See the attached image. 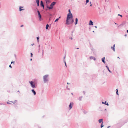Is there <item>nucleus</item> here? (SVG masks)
Segmentation results:
<instances>
[{
  "label": "nucleus",
  "mask_w": 128,
  "mask_h": 128,
  "mask_svg": "<svg viewBox=\"0 0 128 128\" xmlns=\"http://www.w3.org/2000/svg\"><path fill=\"white\" fill-rule=\"evenodd\" d=\"M48 74H46L44 76L43 80L44 83L48 81Z\"/></svg>",
  "instance_id": "nucleus-1"
},
{
  "label": "nucleus",
  "mask_w": 128,
  "mask_h": 128,
  "mask_svg": "<svg viewBox=\"0 0 128 128\" xmlns=\"http://www.w3.org/2000/svg\"><path fill=\"white\" fill-rule=\"evenodd\" d=\"M68 22H67L66 20V24L68 25L69 24H72L74 22V20L72 18H70L69 20H68Z\"/></svg>",
  "instance_id": "nucleus-2"
},
{
  "label": "nucleus",
  "mask_w": 128,
  "mask_h": 128,
  "mask_svg": "<svg viewBox=\"0 0 128 128\" xmlns=\"http://www.w3.org/2000/svg\"><path fill=\"white\" fill-rule=\"evenodd\" d=\"M29 82L30 83L31 87L32 88H36V86L34 83L32 81H30Z\"/></svg>",
  "instance_id": "nucleus-3"
},
{
  "label": "nucleus",
  "mask_w": 128,
  "mask_h": 128,
  "mask_svg": "<svg viewBox=\"0 0 128 128\" xmlns=\"http://www.w3.org/2000/svg\"><path fill=\"white\" fill-rule=\"evenodd\" d=\"M37 12L38 16V17L39 18V20H41V15L40 14V12L38 10Z\"/></svg>",
  "instance_id": "nucleus-4"
},
{
  "label": "nucleus",
  "mask_w": 128,
  "mask_h": 128,
  "mask_svg": "<svg viewBox=\"0 0 128 128\" xmlns=\"http://www.w3.org/2000/svg\"><path fill=\"white\" fill-rule=\"evenodd\" d=\"M69 16L68 17V14L67 15V18H66V20H67V22H68V20H69V19L70 18H72V17H71V16L70 17V16L71 15H70V14H69Z\"/></svg>",
  "instance_id": "nucleus-5"
},
{
  "label": "nucleus",
  "mask_w": 128,
  "mask_h": 128,
  "mask_svg": "<svg viewBox=\"0 0 128 128\" xmlns=\"http://www.w3.org/2000/svg\"><path fill=\"white\" fill-rule=\"evenodd\" d=\"M46 7L47 8L49 9H52L53 8V6L51 4L50 5V6H46Z\"/></svg>",
  "instance_id": "nucleus-6"
},
{
  "label": "nucleus",
  "mask_w": 128,
  "mask_h": 128,
  "mask_svg": "<svg viewBox=\"0 0 128 128\" xmlns=\"http://www.w3.org/2000/svg\"><path fill=\"white\" fill-rule=\"evenodd\" d=\"M68 12H69V13L68 14V16H69V14H70V15H71L70 16V17L71 16V17H73L72 15V14L70 10H68Z\"/></svg>",
  "instance_id": "nucleus-7"
},
{
  "label": "nucleus",
  "mask_w": 128,
  "mask_h": 128,
  "mask_svg": "<svg viewBox=\"0 0 128 128\" xmlns=\"http://www.w3.org/2000/svg\"><path fill=\"white\" fill-rule=\"evenodd\" d=\"M73 102H71L69 106V108H70V110L72 107V105H73Z\"/></svg>",
  "instance_id": "nucleus-8"
},
{
  "label": "nucleus",
  "mask_w": 128,
  "mask_h": 128,
  "mask_svg": "<svg viewBox=\"0 0 128 128\" xmlns=\"http://www.w3.org/2000/svg\"><path fill=\"white\" fill-rule=\"evenodd\" d=\"M93 22H92V20H90V21L89 24L90 25H93Z\"/></svg>",
  "instance_id": "nucleus-9"
},
{
  "label": "nucleus",
  "mask_w": 128,
  "mask_h": 128,
  "mask_svg": "<svg viewBox=\"0 0 128 128\" xmlns=\"http://www.w3.org/2000/svg\"><path fill=\"white\" fill-rule=\"evenodd\" d=\"M115 46V44H114L113 45V46H112L111 47V48L113 50L114 52L115 51V49H114Z\"/></svg>",
  "instance_id": "nucleus-10"
},
{
  "label": "nucleus",
  "mask_w": 128,
  "mask_h": 128,
  "mask_svg": "<svg viewBox=\"0 0 128 128\" xmlns=\"http://www.w3.org/2000/svg\"><path fill=\"white\" fill-rule=\"evenodd\" d=\"M40 5H41V6L42 7H43V8H44V5L43 3V2H42V1H41Z\"/></svg>",
  "instance_id": "nucleus-11"
},
{
  "label": "nucleus",
  "mask_w": 128,
  "mask_h": 128,
  "mask_svg": "<svg viewBox=\"0 0 128 128\" xmlns=\"http://www.w3.org/2000/svg\"><path fill=\"white\" fill-rule=\"evenodd\" d=\"M32 92L34 94V95H35L36 94V92L34 90V89H32Z\"/></svg>",
  "instance_id": "nucleus-12"
},
{
  "label": "nucleus",
  "mask_w": 128,
  "mask_h": 128,
  "mask_svg": "<svg viewBox=\"0 0 128 128\" xmlns=\"http://www.w3.org/2000/svg\"><path fill=\"white\" fill-rule=\"evenodd\" d=\"M75 24L76 25L77 24H78V19L77 18H76L75 19Z\"/></svg>",
  "instance_id": "nucleus-13"
},
{
  "label": "nucleus",
  "mask_w": 128,
  "mask_h": 128,
  "mask_svg": "<svg viewBox=\"0 0 128 128\" xmlns=\"http://www.w3.org/2000/svg\"><path fill=\"white\" fill-rule=\"evenodd\" d=\"M90 59H93L94 60H95L96 58L95 57L93 56H90Z\"/></svg>",
  "instance_id": "nucleus-14"
},
{
  "label": "nucleus",
  "mask_w": 128,
  "mask_h": 128,
  "mask_svg": "<svg viewBox=\"0 0 128 128\" xmlns=\"http://www.w3.org/2000/svg\"><path fill=\"white\" fill-rule=\"evenodd\" d=\"M105 59V57H104V58H102V61L104 63V64H105V62L104 61Z\"/></svg>",
  "instance_id": "nucleus-15"
},
{
  "label": "nucleus",
  "mask_w": 128,
  "mask_h": 128,
  "mask_svg": "<svg viewBox=\"0 0 128 128\" xmlns=\"http://www.w3.org/2000/svg\"><path fill=\"white\" fill-rule=\"evenodd\" d=\"M102 103L103 104H105L107 106H108V102H107L106 101L105 102H102Z\"/></svg>",
  "instance_id": "nucleus-16"
},
{
  "label": "nucleus",
  "mask_w": 128,
  "mask_h": 128,
  "mask_svg": "<svg viewBox=\"0 0 128 128\" xmlns=\"http://www.w3.org/2000/svg\"><path fill=\"white\" fill-rule=\"evenodd\" d=\"M56 4V2H52L50 4L53 6H54Z\"/></svg>",
  "instance_id": "nucleus-17"
},
{
  "label": "nucleus",
  "mask_w": 128,
  "mask_h": 128,
  "mask_svg": "<svg viewBox=\"0 0 128 128\" xmlns=\"http://www.w3.org/2000/svg\"><path fill=\"white\" fill-rule=\"evenodd\" d=\"M23 7H22V6H20V7H19V10H20V11H21L22 10H24V9H21V8H22Z\"/></svg>",
  "instance_id": "nucleus-18"
},
{
  "label": "nucleus",
  "mask_w": 128,
  "mask_h": 128,
  "mask_svg": "<svg viewBox=\"0 0 128 128\" xmlns=\"http://www.w3.org/2000/svg\"><path fill=\"white\" fill-rule=\"evenodd\" d=\"M103 119H100L99 120L98 122L99 123H100L102 122H102H103L102 121Z\"/></svg>",
  "instance_id": "nucleus-19"
},
{
  "label": "nucleus",
  "mask_w": 128,
  "mask_h": 128,
  "mask_svg": "<svg viewBox=\"0 0 128 128\" xmlns=\"http://www.w3.org/2000/svg\"><path fill=\"white\" fill-rule=\"evenodd\" d=\"M106 67L107 68L108 70V71L110 72L111 73V72L110 70H109V68L108 67V66H106Z\"/></svg>",
  "instance_id": "nucleus-20"
},
{
  "label": "nucleus",
  "mask_w": 128,
  "mask_h": 128,
  "mask_svg": "<svg viewBox=\"0 0 128 128\" xmlns=\"http://www.w3.org/2000/svg\"><path fill=\"white\" fill-rule=\"evenodd\" d=\"M37 4V5L38 6H39V1H36Z\"/></svg>",
  "instance_id": "nucleus-21"
},
{
  "label": "nucleus",
  "mask_w": 128,
  "mask_h": 128,
  "mask_svg": "<svg viewBox=\"0 0 128 128\" xmlns=\"http://www.w3.org/2000/svg\"><path fill=\"white\" fill-rule=\"evenodd\" d=\"M49 27V25L48 24H47L46 25V29H48V28Z\"/></svg>",
  "instance_id": "nucleus-22"
},
{
  "label": "nucleus",
  "mask_w": 128,
  "mask_h": 128,
  "mask_svg": "<svg viewBox=\"0 0 128 128\" xmlns=\"http://www.w3.org/2000/svg\"><path fill=\"white\" fill-rule=\"evenodd\" d=\"M103 122H102V124H101L100 126L101 128H102L104 126L103 124Z\"/></svg>",
  "instance_id": "nucleus-23"
},
{
  "label": "nucleus",
  "mask_w": 128,
  "mask_h": 128,
  "mask_svg": "<svg viewBox=\"0 0 128 128\" xmlns=\"http://www.w3.org/2000/svg\"><path fill=\"white\" fill-rule=\"evenodd\" d=\"M82 96H80V97L79 98H78V99H79V100L80 101H81V99H82Z\"/></svg>",
  "instance_id": "nucleus-24"
},
{
  "label": "nucleus",
  "mask_w": 128,
  "mask_h": 128,
  "mask_svg": "<svg viewBox=\"0 0 128 128\" xmlns=\"http://www.w3.org/2000/svg\"><path fill=\"white\" fill-rule=\"evenodd\" d=\"M116 94L117 95H118V90L117 89H116Z\"/></svg>",
  "instance_id": "nucleus-25"
},
{
  "label": "nucleus",
  "mask_w": 128,
  "mask_h": 128,
  "mask_svg": "<svg viewBox=\"0 0 128 128\" xmlns=\"http://www.w3.org/2000/svg\"><path fill=\"white\" fill-rule=\"evenodd\" d=\"M58 18H57L56 20H55V21L54 22H58Z\"/></svg>",
  "instance_id": "nucleus-26"
},
{
  "label": "nucleus",
  "mask_w": 128,
  "mask_h": 128,
  "mask_svg": "<svg viewBox=\"0 0 128 128\" xmlns=\"http://www.w3.org/2000/svg\"><path fill=\"white\" fill-rule=\"evenodd\" d=\"M36 38H37V41H38V39L39 38V37H37Z\"/></svg>",
  "instance_id": "nucleus-27"
},
{
  "label": "nucleus",
  "mask_w": 128,
  "mask_h": 128,
  "mask_svg": "<svg viewBox=\"0 0 128 128\" xmlns=\"http://www.w3.org/2000/svg\"><path fill=\"white\" fill-rule=\"evenodd\" d=\"M64 62L65 63V66H66V61H65V60H64Z\"/></svg>",
  "instance_id": "nucleus-28"
},
{
  "label": "nucleus",
  "mask_w": 128,
  "mask_h": 128,
  "mask_svg": "<svg viewBox=\"0 0 128 128\" xmlns=\"http://www.w3.org/2000/svg\"><path fill=\"white\" fill-rule=\"evenodd\" d=\"M88 2H89V0H86V4L87 3H88Z\"/></svg>",
  "instance_id": "nucleus-29"
},
{
  "label": "nucleus",
  "mask_w": 128,
  "mask_h": 128,
  "mask_svg": "<svg viewBox=\"0 0 128 128\" xmlns=\"http://www.w3.org/2000/svg\"><path fill=\"white\" fill-rule=\"evenodd\" d=\"M118 16H120L121 17H122V15H120V14H118Z\"/></svg>",
  "instance_id": "nucleus-30"
},
{
  "label": "nucleus",
  "mask_w": 128,
  "mask_h": 128,
  "mask_svg": "<svg viewBox=\"0 0 128 128\" xmlns=\"http://www.w3.org/2000/svg\"><path fill=\"white\" fill-rule=\"evenodd\" d=\"M46 3H47L48 2H49V0H47L46 1Z\"/></svg>",
  "instance_id": "nucleus-31"
},
{
  "label": "nucleus",
  "mask_w": 128,
  "mask_h": 128,
  "mask_svg": "<svg viewBox=\"0 0 128 128\" xmlns=\"http://www.w3.org/2000/svg\"><path fill=\"white\" fill-rule=\"evenodd\" d=\"M30 54H31V57H32V53H30Z\"/></svg>",
  "instance_id": "nucleus-32"
},
{
  "label": "nucleus",
  "mask_w": 128,
  "mask_h": 128,
  "mask_svg": "<svg viewBox=\"0 0 128 128\" xmlns=\"http://www.w3.org/2000/svg\"><path fill=\"white\" fill-rule=\"evenodd\" d=\"M9 66V67H10V68H12V66H11V65H10V66Z\"/></svg>",
  "instance_id": "nucleus-33"
},
{
  "label": "nucleus",
  "mask_w": 128,
  "mask_h": 128,
  "mask_svg": "<svg viewBox=\"0 0 128 128\" xmlns=\"http://www.w3.org/2000/svg\"><path fill=\"white\" fill-rule=\"evenodd\" d=\"M69 38L72 40V37L70 38Z\"/></svg>",
  "instance_id": "nucleus-34"
},
{
  "label": "nucleus",
  "mask_w": 128,
  "mask_h": 128,
  "mask_svg": "<svg viewBox=\"0 0 128 128\" xmlns=\"http://www.w3.org/2000/svg\"><path fill=\"white\" fill-rule=\"evenodd\" d=\"M16 100H15V101H14V102H13V104H14V103H15V102H16Z\"/></svg>",
  "instance_id": "nucleus-35"
},
{
  "label": "nucleus",
  "mask_w": 128,
  "mask_h": 128,
  "mask_svg": "<svg viewBox=\"0 0 128 128\" xmlns=\"http://www.w3.org/2000/svg\"><path fill=\"white\" fill-rule=\"evenodd\" d=\"M123 24H121L120 25V26H122L123 25Z\"/></svg>",
  "instance_id": "nucleus-36"
},
{
  "label": "nucleus",
  "mask_w": 128,
  "mask_h": 128,
  "mask_svg": "<svg viewBox=\"0 0 128 128\" xmlns=\"http://www.w3.org/2000/svg\"><path fill=\"white\" fill-rule=\"evenodd\" d=\"M14 63V62H11V64H12V63Z\"/></svg>",
  "instance_id": "nucleus-37"
},
{
  "label": "nucleus",
  "mask_w": 128,
  "mask_h": 128,
  "mask_svg": "<svg viewBox=\"0 0 128 128\" xmlns=\"http://www.w3.org/2000/svg\"><path fill=\"white\" fill-rule=\"evenodd\" d=\"M7 103L8 104H10V103L8 102H7Z\"/></svg>",
  "instance_id": "nucleus-38"
},
{
  "label": "nucleus",
  "mask_w": 128,
  "mask_h": 128,
  "mask_svg": "<svg viewBox=\"0 0 128 128\" xmlns=\"http://www.w3.org/2000/svg\"><path fill=\"white\" fill-rule=\"evenodd\" d=\"M126 36H127V34H125V35H124V36L126 37Z\"/></svg>",
  "instance_id": "nucleus-39"
},
{
  "label": "nucleus",
  "mask_w": 128,
  "mask_h": 128,
  "mask_svg": "<svg viewBox=\"0 0 128 128\" xmlns=\"http://www.w3.org/2000/svg\"><path fill=\"white\" fill-rule=\"evenodd\" d=\"M23 26V25H21V26H21V27H22V26Z\"/></svg>",
  "instance_id": "nucleus-40"
},
{
  "label": "nucleus",
  "mask_w": 128,
  "mask_h": 128,
  "mask_svg": "<svg viewBox=\"0 0 128 128\" xmlns=\"http://www.w3.org/2000/svg\"><path fill=\"white\" fill-rule=\"evenodd\" d=\"M95 28H97V26H95Z\"/></svg>",
  "instance_id": "nucleus-41"
},
{
  "label": "nucleus",
  "mask_w": 128,
  "mask_h": 128,
  "mask_svg": "<svg viewBox=\"0 0 128 128\" xmlns=\"http://www.w3.org/2000/svg\"><path fill=\"white\" fill-rule=\"evenodd\" d=\"M127 32L128 33V30H127Z\"/></svg>",
  "instance_id": "nucleus-42"
},
{
  "label": "nucleus",
  "mask_w": 128,
  "mask_h": 128,
  "mask_svg": "<svg viewBox=\"0 0 128 128\" xmlns=\"http://www.w3.org/2000/svg\"><path fill=\"white\" fill-rule=\"evenodd\" d=\"M110 127V126H108V127L107 128H109Z\"/></svg>",
  "instance_id": "nucleus-43"
},
{
  "label": "nucleus",
  "mask_w": 128,
  "mask_h": 128,
  "mask_svg": "<svg viewBox=\"0 0 128 128\" xmlns=\"http://www.w3.org/2000/svg\"><path fill=\"white\" fill-rule=\"evenodd\" d=\"M34 44H32V46H33Z\"/></svg>",
  "instance_id": "nucleus-44"
},
{
  "label": "nucleus",
  "mask_w": 128,
  "mask_h": 128,
  "mask_svg": "<svg viewBox=\"0 0 128 128\" xmlns=\"http://www.w3.org/2000/svg\"><path fill=\"white\" fill-rule=\"evenodd\" d=\"M39 0H36V1H39Z\"/></svg>",
  "instance_id": "nucleus-45"
},
{
  "label": "nucleus",
  "mask_w": 128,
  "mask_h": 128,
  "mask_svg": "<svg viewBox=\"0 0 128 128\" xmlns=\"http://www.w3.org/2000/svg\"><path fill=\"white\" fill-rule=\"evenodd\" d=\"M90 6H92V4H91L90 5Z\"/></svg>",
  "instance_id": "nucleus-46"
},
{
  "label": "nucleus",
  "mask_w": 128,
  "mask_h": 128,
  "mask_svg": "<svg viewBox=\"0 0 128 128\" xmlns=\"http://www.w3.org/2000/svg\"><path fill=\"white\" fill-rule=\"evenodd\" d=\"M118 58H119V57H118Z\"/></svg>",
  "instance_id": "nucleus-47"
},
{
  "label": "nucleus",
  "mask_w": 128,
  "mask_h": 128,
  "mask_svg": "<svg viewBox=\"0 0 128 128\" xmlns=\"http://www.w3.org/2000/svg\"><path fill=\"white\" fill-rule=\"evenodd\" d=\"M60 18V16L59 17V18H58V19H59V18Z\"/></svg>",
  "instance_id": "nucleus-48"
},
{
  "label": "nucleus",
  "mask_w": 128,
  "mask_h": 128,
  "mask_svg": "<svg viewBox=\"0 0 128 128\" xmlns=\"http://www.w3.org/2000/svg\"><path fill=\"white\" fill-rule=\"evenodd\" d=\"M67 84H69V83L68 82L67 83Z\"/></svg>",
  "instance_id": "nucleus-49"
},
{
  "label": "nucleus",
  "mask_w": 128,
  "mask_h": 128,
  "mask_svg": "<svg viewBox=\"0 0 128 128\" xmlns=\"http://www.w3.org/2000/svg\"><path fill=\"white\" fill-rule=\"evenodd\" d=\"M30 60H32V59L31 58Z\"/></svg>",
  "instance_id": "nucleus-50"
},
{
  "label": "nucleus",
  "mask_w": 128,
  "mask_h": 128,
  "mask_svg": "<svg viewBox=\"0 0 128 128\" xmlns=\"http://www.w3.org/2000/svg\"><path fill=\"white\" fill-rule=\"evenodd\" d=\"M65 57H64V59H65Z\"/></svg>",
  "instance_id": "nucleus-51"
},
{
  "label": "nucleus",
  "mask_w": 128,
  "mask_h": 128,
  "mask_svg": "<svg viewBox=\"0 0 128 128\" xmlns=\"http://www.w3.org/2000/svg\"><path fill=\"white\" fill-rule=\"evenodd\" d=\"M38 47H39V48L40 47V45H39V46H38Z\"/></svg>",
  "instance_id": "nucleus-52"
},
{
  "label": "nucleus",
  "mask_w": 128,
  "mask_h": 128,
  "mask_svg": "<svg viewBox=\"0 0 128 128\" xmlns=\"http://www.w3.org/2000/svg\"><path fill=\"white\" fill-rule=\"evenodd\" d=\"M71 94H72V95L73 94V93H71Z\"/></svg>",
  "instance_id": "nucleus-53"
},
{
  "label": "nucleus",
  "mask_w": 128,
  "mask_h": 128,
  "mask_svg": "<svg viewBox=\"0 0 128 128\" xmlns=\"http://www.w3.org/2000/svg\"><path fill=\"white\" fill-rule=\"evenodd\" d=\"M93 32H94V31H93Z\"/></svg>",
  "instance_id": "nucleus-54"
},
{
  "label": "nucleus",
  "mask_w": 128,
  "mask_h": 128,
  "mask_svg": "<svg viewBox=\"0 0 128 128\" xmlns=\"http://www.w3.org/2000/svg\"><path fill=\"white\" fill-rule=\"evenodd\" d=\"M106 110V109H105V110Z\"/></svg>",
  "instance_id": "nucleus-55"
},
{
  "label": "nucleus",
  "mask_w": 128,
  "mask_h": 128,
  "mask_svg": "<svg viewBox=\"0 0 128 128\" xmlns=\"http://www.w3.org/2000/svg\"><path fill=\"white\" fill-rule=\"evenodd\" d=\"M118 7L119 8V6H118Z\"/></svg>",
  "instance_id": "nucleus-56"
},
{
  "label": "nucleus",
  "mask_w": 128,
  "mask_h": 128,
  "mask_svg": "<svg viewBox=\"0 0 128 128\" xmlns=\"http://www.w3.org/2000/svg\"><path fill=\"white\" fill-rule=\"evenodd\" d=\"M40 50V48L39 49V51Z\"/></svg>",
  "instance_id": "nucleus-57"
},
{
  "label": "nucleus",
  "mask_w": 128,
  "mask_h": 128,
  "mask_svg": "<svg viewBox=\"0 0 128 128\" xmlns=\"http://www.w3.org/2000/svg\"><path fill=\"white\" fill-rule=\"evenodd\" d=\"M84 92V94H85V93L84 92Z\"/></svg>",
  "instance_id": "nucleus-58"
}]
</instances>
